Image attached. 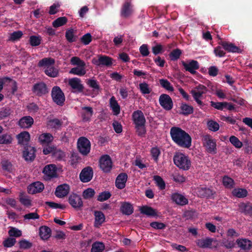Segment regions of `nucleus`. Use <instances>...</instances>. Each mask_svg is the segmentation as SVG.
<instances>
[{"label":"nucleus","mask_w":252,"mask_h":252,"mask_svg":"<svg viewBox=\"0 0 252 252\" xmlns=\"http://www.w3.org/2000/svg\"><path fill=\"white\" fill-rule=\"evenodd\" d=\"M222 47L220 46H218L214 49V52L216 56L222 57L225 56V52L222 50Z\"/></svg>","instance_id":"nucleus-62"},{"label":"nucleus","mask_w":252,"mask_h":252,"mask_svg":"<svg viewBox=\"0 0 252 252\" xmlns=\"http://www.w3.org/2000/svg\"><path fill=\"white\" fill-rule=\"evenodd\" d=\"M132 118L136 132L139 135H143L146 133V119L143 113L141 110L133 112Z\"/></svg>","instance_id":"nucleus-2"},{"label":"nucleus","mask_w":252,"mask_h":252,"mask_svg":"<svg viewBox=\"0 0 252 252\" xmlns=\"http://www.w3.org/2000/svg\"><path fill=\"white\" fill-rule=\"evenodd\" d=\"M32 91L35 94L39 96L45 94L48 92L45 84L43 83L35 84Z\"/></svg>","instance_id":"nucleus-25"},{"label":"nucleus","mask_w":252,"mask_h":252,"mask_svg":"<svg viewBox=\"0 0 252 252\" xmlns=\"http://www.w3.org/2000/svg\"><path fill=\"white\" fill-rule=\"evenodd\" d=\"M35 149L32 147H28L23 152V157L27 161H32L35 158Z\"/></svg>","instance_id":"nucleus-22"},{"label":"nucleus","mask_w":252,"mask_h":252,"mask_svg":"<svg viewBox=\"0 0 252 252\" xmlns=\"http://www.w3.org/2000/svg\"><path fill=\"white\" fill-rule=\"evenodd\" d=\"M30 43L32 46H37L40 44L41 37L40 36L32 35L30 37Z\"/></svg>","instance_id":"nucleus-47"},{"label":"nucleus","mask_w":252,"mask_h":252,"mask_svg":"<svg viewBox=\"0 0 252 252\" xmlns=\"http://www.w3.org/2000/svg\"><path fill=\"white\" fill-rule=\"evenodd\" d=\"M105 249L104 244L100 242H96L93 244L91 252H102Z\"/></svg>","instance_id":"nucleus-40"},{"label":"nucleus","mask_w":252,"mask_h":252,"mask_svg":"<svg viewBox=\"0 0 252 252\" xmlns=\"http://www.w3.org/2000/svg\"><path fill=\"white\" fill-rule=\"evenodd\" d=\"M8 234L10 236L18 237L22 235V231L15 227H11L8 231Z\"/></svg>","instance_id":"nucleus-56"},{"label":"nucleus","mask_w":252,"mask_h":252,"mask_svg":"<svg viewBox=\"0 0 252 252\" xmlns=\"http://www.w3.org/2000/svg\"><path fill=\"white\" fill-rule=\"evenodd\" d=\"M25 220H36L39 218V216L36 212L30 213L23 216Z\"/></svg>","instance_id":"nucleus-58"},{"label":"nucleus","mask_w":252,"mask_h":252,"mask_svg":"<svg viewBox=\"0 0 252 252\" xmlns=\"http://www.w3.org/2000/svg\"><path fill=\"white\" fill-rule=\"evenodd\" d=\"M139 89L143 94H149L152 91V89L150 85L146 82L140 83Z\"/></svg>","instance_id":"nucleus-41"},{"label":"nucleus","mask_w":252,"mask_h":252,"mask_svg":"<svg viewBox=\"0 0 252 252\" xmlns=\"http://www.w3.org/2000/svg\"><path fill=\"white\" fill-rule=\"evenodd\" d=\"M240 212L246 216L252 217V203L241 202L239 204Z\"/></svg>","instance_id":"nucleus-19"},{"label":"nucleus","mask_w":252,"mask_h":252,"mask_svg":"<svg viewBox=\"0 0 252 252\" xmlns=\"http://www.w3.org/2000/svg\"><path fill=\"white\" fill-rule=\"evenodd\" d=\"M42 173L45 180H50L57 177V167L54 164H48L43 168Z\"/></svg>","instance_id":"nucleus-7"},{"label":"nucleus","mask_w":252,"mask_h":252,"mask_svg":"<svg viewBox=\"0 0 252 252\" xmlns=\"http://www.w3.org/2000/svg\"><path fill=\"white\" fill-rule=\"evenodd\" d=\"M94 225L95 227H99L105 222V217L101 211H94Z\"/></svg>","instance_id":"nucleus-18"},{"label":"nucleus","mask_w":252,"mask_h":252,"mask_svg":"<svg viewBox=\"0 0 252 252\" xmlns=\"http://www.w3.org/2000/svg\"><path fill=\"white\" fill-rule=\"evenodd\" d=\"M229 141L237 148H240L243 146V143L235 136H231L229 138Z\"/></svg>","instance_id":"nucleus-53"},{"label":"nucleus","mask_w":252,"mask_h":252,"mask_svg":"<svg viewBox=\"0 0 252 252\" xmlns=\"http://www.w3.org/2000/svg\"><path fill=\"white\" fill-rule=\"evenodd\" d=\"M82 117L84 121H89L92 117L93 113V109L90 107H84L82 108Z\"/></svg>","instance_id":"nucleus-37"},{"label":"nucleus","mask_w":252,"mask_h":252,"mask_svg":"<svg viewBox=\"0 0 252 252\" xmlns=\"http://www.w3.org/2000/svg\"><path fill=\"white\" fill-rule=\"evenodd\" d=\"M222 183L226 188L231 189L234 187V180L228 176L225 175L223 177Z\"/></svg>","instance_id":"nucleus-35"},{"label":"nucleus","mask_w":252,"mask_h":252,"mask_svg":"<svg viewBox=\"0 0 252 252\" xmlns=\"http://www.w3.org/2000/svg\"><path fill=\"white\" fill-rule=\"evenodd\" d=\"M20 201L22 204L27 207L31 205V201L27 196L21 195L20 197Z\"/></svg>","instance_id":"nucleus-61"},{"label":"nucleus","mask_w":252,"mask_h":252,"mask_svg":"<svg viewBox=\"0 0 252 252\" xmlns=\"http://www.w3.org/2000/svg\"><path fill=\"white\" fill-rule=\"evenodd\" d=\"M109 105L113 114L116 116L118 115L120 113V106L114 96L110 98Z\"/></svg>","instance_id":"nucleus-30"},{"label":"nucleus","mask_w":252,"mask_h":252,"mask_svg":"<svg viewBox=\"0 0 252 252\" xmlns=\"http://www.w3.org/2000/svg\"><path fill=\"white\" fill-rule=\"evenodd\" d=\"M94 194L95 191L94 189L88 188L83 191L82 195L84 198L88 199L92 198Z\"/></svg>","instance_id":"nucleus-54"},{"label":"nucleus","mask_w":252,"mask_h":252,"mask_svg":"<svg viewBox=\"0 0 252 252\" xmlns=\"http://www.w3.org/2000/svg\"><path fill=\"white\" fill-rule=\"evenodd\" d=\"M121 211L124 214L129 215L133 213V209L130 203L125 202L122 204Z\"/></svg>","instance_id":"nucleus-34"},{"label":"nucleus","mask_w":252,"mask_h":252,"mask_svg":"<svg viewBox=\"0 0 252 252\" xmlns=\"http://www.w3.org/2000/svg\"><path fill=\"white\" fill-rule=\"evenodd\" d=\"M213 239L210 238H206L199 240L197 242L198 245L202 248H211Z\"/></svg>","instance_id":"nucleus-36"},{"label":"nucleus","mask_w":252,"mask_h":252,"mask_svg":"<svg viewBox=\"0 0 252 252\" xmlns=\"http://www.w3.org/2000/svg\"><path fill=\"white\" fill-rule=\"evenodd\" d=\"M173 202L180 205H184L188 203V200L182 194L177 192L173 193L171 195Z\"/></svg>","instance_id":"nucleus-20"},{"label":"nucleus","mask_w":252,"mask_h":252,"mask_svg":"<svg viewBox=\"0 0 252 252\" xmlns=\"http://www.w3.org/2000/svg\"><path fill=\"white\" fill-rule=\"evenodd\" d=\"M174 162L180 168L188 170L189 168V163L188 157L183 154L180 153L176 155L174 157Z\"/></svg>","instance_id":"nucleus-8"},{"label":"nucleus","mask_w":252,"mask_h":252,"mask_svg":"<svg viewBox=\"0 0 252 252\" xmlns=\"http://www.w3.org/2000/svg\"><path fill=\"white\" fill-rule=\"evenodd\" d=\"M54 157L58 159L61 160L65 158V155L64 153L60 149L55 148L53 153Z\"/></svg>","instance_id":"nucleus-60"},{"label":"nucleus","mask_w":252,"mask_h":252,"mask_svg":"<svg viewBox=\"0 0 252 252\" xmlns=\"http://www.w3.org/2000/svg\"><path fill=\"white\" fill-rule=\"evenodd\" d=\"M215 193V191L207 188H201L197 189V194L200 197L211 198Z\"/></svg>","instance_id":"nucleus-21"},{"label":"nucleus","mask_w":252,"mask_h":252,"mask_svg":"<svg viewBox=\"0 0 252 252\" xmlns=\"http://www.w3.org/2000/svg\"><path fill=\"white\" fill-rule=\"evenodd\" d=\"M45 74L51 77H56L58 75V70L53 65L45 69Z\"/></svg>","instance_id":"nucleus-46"},{"label":"nucleus","mask_w":252,"mask_h":252,"mask_svg":"<svg viewBox=\"0 0 252 252\" xmlns=\"http://www.w3.org/2000/svg\"><path fill=\"white\" fill-rule=\"evenodd\" d=\"M159 102L160 105L167 110H169L172 108L173 103L172 99L167 94H161L159 97Z\"/></svg>","instance_id":"nucleus-14"},{"label":"nucleus","mask_w":252,"mask_h":252,"mask_svg":"<svg viewBox=\"0 0 252 252\" xmlns=\"http://www.w3.org/2000/svg\"><path fill=\"white\" fill-rule=\"evenodd\" d=\"M141 213L146 215L148 216H156L157 215L155 210L151 207L146 206H143L140 209Z\"/></svg>","instance_id":"nucleus-38"},{"label":"nucleus","mask_w":252,"mask_h":252,"mask_svg":"<svg viewBox=\"0 0 252 252\" xmlns=\"http://www.w3.org/2000/svg\"><path fill=\"white\" fill-rule=\"evenodd\" d=\"M39 235L43 240L48 239L51 236V229L46 226H41L39 228Z\"/></svg>","instance_id":"nucleus-33"},{"label":"nucleus","mask_w":252,"mask_h":252,"mask_svg":"<svg viewBox=\"0 0 252 252\" xmlns=\"http://www.w3.org/2000/svg\"><path fill=\"white\" fill-rule=\"evenodd\" d=\"M12 138L11 136L8 134H4L0 135V144H8L12 142Z\"/></svg>","instance_id":"nucleus-48"},{"label":"nucleus","mask_w":252,"mask_h":252,"mask_svg":"<svg viewBox=\"0 0 252 252\" xmlns=\"http://www.w3.org/2000/svg\"><path fill=\"white\" fill-rule=\"evenodd\" d=\"M207 92V88L203 85L199 84L194 87L190 92L194 100L196 102L200 108H202L205 104L202 101L203 94Z\"/></svg>","instance_id":"nucleus-4"},{"label":"nucleus","mask_w":252,"mask_h":252,"mask_svg":"<svg viewBox=\"0 0 252 252\" xmlns=\"http://www.w3.org/2000/svg\"><path fill=\"white\" fill-rule=\"evenodd\" d=\"M202 144L207 153L212 154H216L217 153L216 140L211 135H204L202 138Z\"/></svg>","instance_id":"nucleus-5"},{"label":"nucleus","mask_w":252,"mask_h":252,"mask_svg":"<svg viewBox=\"0 0 252 252\" xmlns=\"http://www.w3.org/2000/svg\"><path fill=\"white\" fill-rule=\"evenodd\" d=\"M48 125L50 127L54 128H58L62 125V122L57 119H54L50 120L48 123Z\"/></svg>","instance_id":"nucleus-51"},{"label":"nucleus","mask_w":252,"mask_h":252,"mask_svg":"<svg viewBox=\"0 0 252 252\" xmlns=\"http://www.w3.org/2000/svg\"><path fill=\"white\" fill-rule=\"evenodd\" d=\"M44 189V184L40 182H35L30 184L28 190L31 194H35L41 192Z\"/></svg>","instance_id":"nucleus-17"},{"label":"nucleus","mask_w":252,"mask_h":252,"mask_svg":"<svg viewBox=\"0 0 252 252\" xmlns=\"http://www.w3.org/2000/svg\"><path fill=\"white\" fill-rule=\"evenodd\" d=\"M78 148L81 154L87 155L90 152L91 143L90 141L85 137L80 138L77 142Z\"/></svg>","instance_id":"nucleus-9"},{"label":"nucleus","mask_w":252,"mask_h":252,"mask_svg":"<svg viewBox=\"0 0 252 252\" xmlns=\"http://www.w3.org/2000/svg\"><path fill=\"white\" fill-rule=\"evenodd\" d=\"M199 68V64L197 61L190 60V73L195 74L196 70Z\"/></svg>","instance_id":"nucleus-52"},{"label":"nucleus","mask_w":252,"mask_h":252,"mask_svg":"<svg viewBox=\"0 0 252 252\" xmlns=\"http://www.w3.org/2000/svg\"><path fill=\"white\" fill-rule=\"evenodd\" d=\"M11 88L12 92L13 94H14L17 90V86L16 82L10 78H8V80H7V82L6 84Z\"/></svg>","instance_id":"nucleus-63"},{"label":"nucleus","mask_w":252,"mask_h":252,"mask_svg":"<svg viewBox=\"0 0 252 252\" xmlns=\"http://www.w3.org/2000/svg\"><path fill=\"white\" fill-rule=\"evenodd\" d=\"M70 205L75 209H79L82 207L83 203L81 197L76 194H71L68 198Z\"/></svg>","instance_id":"nucleus-12"},{"label":"nucleus","mask_w":252,"mask_h":252,"mask_svg":"<svg viewBox=\"0 0 252 252\" xmlns=\"http://www.w3.org/2000/svg\"><path fill=\"white\" fill-rule=\"evenodd\" d=\"M151 155L154 160L156 162L158 160V157L160 154V151L157 147L153 148L151 151Z\"/></svg>","instance_id":"nucleus-64"},{"label":"nucleus","mask_w":252,"mask_h":252,"mask_svg":"<svg viewBox=\"0 0 252 252\" xmlns=\"http://www.w3.org/2000/svg\"><path fill=\"white\" fill-rule=\"evenodd\" d=\"M72 65L76 66L72 68L69 73L79 76H84L87 73L86 63L78 57H73L70 59Z\"/></svg>","instance_id":"nucleus-3"},{"label":"nucleus","mask_w":252,"mask_h":252,"mask_svg":"<svg viewBox=\"0 0 252 252\" xmlns=\"http://www.w3.org/2000/svg\"><path fill=\"white\" fill-rule=\"evenodd\" d=\"M87 84L89 86V87L93 89L94 93L95 94H98L99 86L98 82L95 80L89 79L87 82Z\"/></svg>","instance_id":"nucleus-39"},{"label":"nucleus","mask_w":252,"mask_h":252,"mask_svg":"<svg viewBox=\"0 0 252 252\" xmlns=\"http://www.w3.org/2000/svg\"><path fill=\"white\" fill-rule=\"evenodd\" d=\"M51 96L53 101L57 105L63 106L65 101V96L61 88L55 86L52 88Z\"/></svg>","instance_id":"nucleus-6"},{"label":"nucleus","mask_w":252,"mask_h":252,"mask_svg":"<svg viewBox=\"0 0 252 252\" xmlns=\"http://www.w3.org/2000/svg\"><path fill=\"white\" fill-rule=\"evenodd\" d=\"M153 179L160 189H164L165 188V183L160 176L158 175L154 176Z\"/></svg>","instance_id":"nucleus-42"},{"label":"nucleus","mask_w":252,"mask_h":252,"mask_svg":"<svg viewBox=\"0 0 252 252\" xmlns=\"http://www.w3.org/2000/svg\"><path fill=\"white\" fill-rule=\"evenodd\" d=\"M55 60L51 58H45L40 60L38 65L39 67H44L45 69L54 65Z\"/></svg>","instance_id":"nucleus-32"},{"label":"nucleus","mask_w":252,"mask_h":252,"mask_svg":"<svg viewBox=\"0 0 252 252\" xmlns=\"http://www.w3.org/2000/svg\"><path fill=\"white\" fill-rule=\"evenodd\" d=\"M207 126L209 130L214 132L218 131L220 128L219 124L213 120H209L208 121Z\"/></svg>","instance_id":"nucleus-49"},{"label":"nucleus","mask_w":252,"mask_h":252,"mask_svg":"<svg viewBox=\"0 0 252 252\" xmlns=\"http://www.w3.org/2000/svg\"><path fill=\"white\" fill-rule=\"evenodd\" d=\"M68 84L75 91L81 92L83 90V86L80 78L73 77L68 80Z\"/></svg>","instance_id":"nucleus-16"},{"label":"nucleus","mask_w":252,"mask_h":252,"mask_svg":"<svg viewBox=\"0 0 252 252\" xmlns=\"http://www.w3.org/2000/svg\"><path fill=\"white\" fill-rule=\"evenodd\" d=\"M18 143L20 144H26L30 139V133L27 131H23L17 135Z\"/></svg>","instance_id":"nucleus-31"},{"label":"nucleus","mask_w":252,"mask_h":252,"mask_svg":"<svg viewBox=\"0 0 252 252\" xmlns=\"http://www.w3.org/2000/svg\"><path fill=\"white\" fill-rule=\"evenodd\" d=\"M111 196L110 192L107 191L102 192L97 196V200L99 201H104L108 199Z\"/></svg>","instance_id":"nucleus-57"},{"label":"nucleus","mask_w":252,"mask_h":252,"mask_svg":"<svg viewBox=\"0 0 252 252\" xmlns=\"http://www.w3.org/2000/svg\"><path fill=\"white\" fill-rule=\"evenodd\" d=\"M93 64L97 65L110 66L112 64V59L106 56L99 55L98 58H93L92 60Z\"/></svg>","instance_id":"nucleus-11"},{"label":"nucleus","mask_w":252,"mask_h":252,"mask_svg":"<svg viewBox=\"0 0 252 252\" xmlns=\"http://www.w3.org/2000/svg\"><path fill=\"white\" fill-rule=\"evenodd\" d=\"M53 136L49 133H43L38 136V141L43 145L49 144L53 141Z\"/></svg>","instance_id":"nucleus-28"},{"label":"nucleus","mask_w":252,"mask_h":252,"mask_svg":"<svg viewBox=\"0 0 252 252\" xmlns=\"http://www.w3.org/2000/svg\"><path fill=\"white\" fill-rule=\"evenodd\" d=\"M236 242L242 250H249L252 248V242L247 239H238Z\"/></svg>","instance_id":"nucleus-26"},{"label":"nucleus","mask_w":252,"mask_h":252,"mask_svg":"<svg viewBox=\"0 0 252 252\" xmlns=\"http://www.w3.org/2000/svg\"><path fill=\"white\" fill-rule=\"evenodd\" d=\"M100 168L104 172H109L112 168V161L109 156L105 155L101 157L99 161Z\"/></svg>","instance_id":"nucleus-10"},{"label":"nucleus","mask_w":252,"mask_h":252,"mask_svg":"<svg viewBox=\"0 0 252 252\" xmlns=\"http://www.w3.org/2000/svg\"><path fill=\"white\" fill-rule=\"evenodd\" d=\"M33 124V119L31 116H25L19 121V125L22 128H29Z\"/></svg>","instance_id":"nucleus-29"},{"label":"nucleus","mask_w":252,"mask_h":252,"mask_svg":"<svg viewBox=\"0 0 252 252\" xmlns=\"http://www.w3.org/2000/svg\"><path fill=\"white\" fill-rule=\"evenodd\" d=\"M211 106L214 108L222 111L226 107V105H227V102H214L211 101L210 102Z\"/></svg>","instance_id":"nucleus-43"},{"label":"nucleus","mask_w":252,"mask_h":252,"mask_svg":"<svg viewBox=\"0 0 252 252\" xmlns=\"http://www.w3.org/2000/svg\"><path fill=\"white\" fill-rule=\"evenodd\" d=\"M22 35L23 33L21 31L14 32L10 34L9 40L11 41L17 40L22 37Z\"/></svg>","instance_id":"nucleus-55"},{"label":"nucleus","mask_w":252,"mask_h":252,"mask_svg":"<svg viewBox=\"0 0 252 252\" xmlns=\"http://www.w3.org/2000/svg\"><path fill=\"white\" fill-rule=\"evenodd\" d=\"M219 44L221 45L228 52L240 53L242 52L241 49L239 47L231 42L220 41L219 42Z\"/></svg>","instance_id":"nucleus-13"},{"label":"nucleus","mask_w":252,"mask_h":252,"mask_svg":"<svg viewBox=\"0 0 252 252\" xmlns=\"http://www.w3.org/2000/svg\"><path fill=\"white\" fill-rule=\"evenodd\" d=\"M93 176V170L91 167L84 168L80 174V180L83 183H87L91 180Z\"/></svg>","instance_id":"nucleus-15"},{"label":"nucleus","mask_w":252,"mask_h":252,"mask_svg":"<svg viewBox=\"0 0 252 252\" xmlns=\"http://www.w3.org/2000/svg\"><path fill=\"white\" fill-rule=\"evenodd\" d=\"M127 179V176L126 173L119 174L116 179V186L119 189H123L126 186V183Z\"/></svg>","instance_id":"nucleus-24"},{"label":"nucleus","mask_w":252,"mask_h":252,"mask_svg":"<svg viewBox=\"0 0 252 252\" xmlns=\"http://www.w3.org/2000/svg\"><path fill=\"white\" fill-rule=\"evenodd\" d=\"M69 190V187L67 185H62L56 188L55 194L58 197H63L68 194Z\"/></svg>","instance_id":"nucleus-23"},{"label":"nucleus","mask_w":252,"mask_h":252,"mask_svg":"<svg viewBox=\"0 0 252 252\" xmlns=\"http://www.w3.org/2000/svg\"><path fill=\"white\" fill-rule=\"evenodd\" d=\"M181 54V52L179 49H176L172 51L169 54V57L172 61H176L179 58Z\"/></svg>","instance_id":"nucleus-59"},{"label":"nucleus","mask_w":252,"mask_h":252,"mask_svg":"<svg viewBox=\"0 0 252 252\" xmlns=\"http://www.w3.org/2000/svg\"><path fill=\"white\" fill-rule=\"evenodd\" d=\"M159 81L162 87L168 91H173V87L167 80L162 79H160Z\"/></svg>","instance_id":"nucleus-50"},{"label":"nucleus","mask_w":252,"mask_h":252,"mask_svg":"<svg viewBox=\"0 0 252 252\" xmlns=\"http://www.w3.org/2000/svg\"><path fill=\"white\" fill-rule=\"evenodd\" d=\"M233 194L238 198H244L248 195V191L245 189H235L233 191Z\"/></svg>","instance_id":"nucleus-44"},{"label":"nucleus","mask_w":252,"mask_h":252,"mask_svg":"<svg viewBox=\"0 0 252 252\" xmlns=\"http://www.w3.org/2000/svg\"><path fill=\"white\" fill-rule=\"evenodd\" d=\"M132 6L130 1L127 0L126 1L121 9V15L124 17H128L132 13Z\"/></svg>","instance_id":"nucleus-27"},{"label":"nucleus","mask_w":252,"mask_h":252,"mask_svg":"<svg viewBox=\"0 0 252 252\" xmlns=\"http://www.w3.org/2000/svg\"><path fill=\"white\" fill-rule=\"evenodd\" d=\"M170 135L173 141L180 147H189V135L178 127H172Z\"/></svg>","instance_id":"nucleus-1"},{"label":"nucleus","mask_w":252,"mask_h":252,"mask_svg":"<svg viewBox=\"0 0 252 252\" xmlns=\"http://www.w3.org/2000/svg\"><path fill=\"white\" fill-rule=\"evenodd\" d=\"M67 21V18L65 17H59L53 21L52 25L54 27L58 28L65 25Z\"/></svg>","instance_id":"nucleus-45"}]
</instances>
